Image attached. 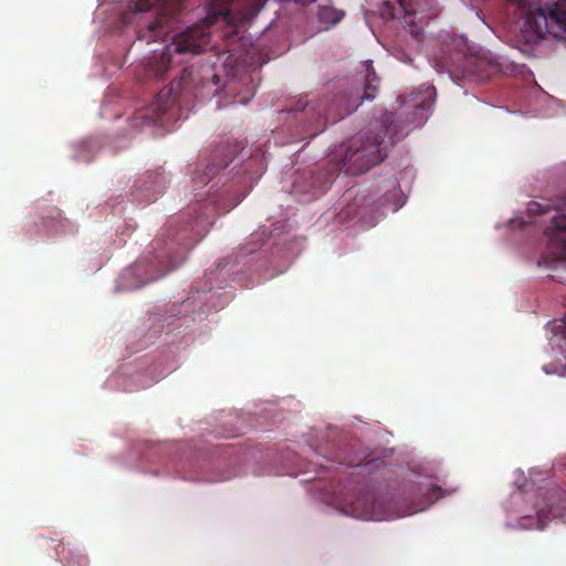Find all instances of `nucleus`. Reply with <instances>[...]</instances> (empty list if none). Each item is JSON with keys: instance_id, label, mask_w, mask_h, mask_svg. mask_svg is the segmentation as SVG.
<instances>
[{"instance_id": "nucleus-16", "label": "nucleus", "mask_w": 566, "mask_h": 566, "mask_svg": "<svg viewBox=\"0 0 566 566\" xmlns=\"http://www.w3.org/2000/svg\"><path fill=\"white\" fill-rule=\"evenodd\" d=\"M238 203H239V200H238V199H235V200L231 201V203H230V205H228V206L224 208V210H223L222 212H223V213H226V212L230 211V210H231L232 208H234Z\"/></svg>"}, {"instance_id": "nucleus-18", "label": "nucleus", "mask_w": 566, "mask_h": 566, "mask_svg": "<svg viewBox=\"0 0 566 566\" xmlns=\"http://www.w3.org/2000/svg\"><path fill=\"white\" fill-rule=\"evenodd\" d=\"M233 158H230L229 160L224 161L221 166L222 167H227L231 161H232Z\"/></svg>"}, {"instance_id": "nucleus-7", "label": "nucleus", "mask_w": 566, "mask_h": 566, "mask_svg": "<svg viewBox=\"0 0 566 566\" xmlns=\"http://www.w3.org/2000/svg\"><path fill=\"white\" fill-rule=\"evenodd\" d=\"M399 8H389V15L399 19L402 13L403 28L415 38L419 39L423 33L427 22L437 15L434 0H398Z\"/></svg>"}, {"instance_id": "nucleus-3", "label": "nucleus", "mask_w": 566, "mask_h": 566, "mask_svg": "<svg viewBox=\"0 0 566 566\" xmlns=\"http://www.w3.org/2000/svg\"><path fill=\"white\" fill-rule=\"evenodd\" d=\"M185 0H137L120 11L123 25L136 23L138 40L155 42L164 34L169 20L184 7Z\"/></svg>"}, {"instance_id": "nucleus-15", "label": "nucleus", "mask_w": 566, "mask_h": 566, "mask_svg": "<svg viewBox=\"0 0 566 566\" xmlns=\"http://www.w3.org/2000/svg\"><path fill=\"white\" fill-rule=\"evenodd\" d=\"M556 209V207H553L551 203L548 202H544V203H541V202H531L528 205V212L531 214H545V213H548L549 211Z\"/></svg>"}, {"instance_id": "nucleus-17", "label": "nucleus", "mask_w": 566, "mask_h": 566, "mask_svg": "<svg viewBox=\"0 0 566 566\" xmlns=\"http://www.w3.org/2000/svg\"><path fill=\"white\" fill-rule=\"evenodd\" d=\"M210 178H211V177L209 176V174H208V172H206L202 181H205V182H206V185H207V184L210 181Z\"/></svg>"}, {"instance_id": "nucleus-2", "label": "nucleus", "mask_w": 566, "mask_h": 566, "mask_svg": "<svg viewBox=\"0 0 566 566\" xmlns=\"http://www.w3.org/2000/svg\"><path fill=\"white\" fill-rule=\"evenodd\" d=\"M207 14L202 23L188 28L185 32L172 38V42L166 45L161 53H154L144 63V76L147 80L161 81L168 71L182 62L177 56L182 54H200L210 44L212 24V0H207Z\"/></svg>"}, {"instance_id": "nucleus-11", "label": "nucleus", "mask_w": 566, "mask_h": 566, "mask_svg": "<svg viewBox=\"0 0 566 566\" xmlns=\"http://www.w3.org/2000/svg\"><path fill=\"white\" fill-rule=\"evenodd\" d=\"M56 554L64 566H88L90 558L78 546L70 543H60L56 547Z\"/></svg>"}, {"instance_id": "nucleus-10", "label": "nucleus", "mask_w": 566, "mask_h": 566, "mask_svg": "<svg viewBox=\"0 0 566 566\" xmlns=\"http://www.w3.org/2000/svg\"><path fill=\"white\" fill-rule=\"evenodd\" d=\"M566 211V201H565ZM549 243L554 252L566 260V214H559L553 218L552 226L546 230Z\"/></svg>"}, {"instance_id": "nucleus-1", "label": "nucleus", "mask_w": 566, "mask_h": 566, "mask_svg": "<svg viewBox=\"0 0 566 566\" xmlns=\"http://www.w3.org/2000/svg\"><path fill=\"white\" fill-rule=\"evenodd\" d=\"M399 98L401 108L397 113H385L366 132L339 146L335 154L339 170L348 175H361L379 165L387 157L389 147L426 120V112L436 98V88L423 85L408 97Z\"/></svg>"}, {"instance_id": "nucleus-8", "label": "nucleus", "mask_w": 566, "mask_h": 566, "mask_svg": "<svg viewBox=\"0 0 566 566\" xmlns=\"http://www.w3.org/2000/svg\"><path fill=\"white\" fill-rule=\"evenodd\" d=\"M547 503L545 506L536 507V516H523L520 520V525L523 528H531L533 523L537 530H543L547 521L553 517H562L566 512V495L565 492L553 490L548 493Z\"/></svg>"}, {"instance_id": "nucleus-14", "label": "nucleus", "mask_w": 566, "mask_h": 566, "mask_svg": "<svg viewBox=\"0 0 566 566\" xmlns=\"http://www.w3.org/2000/svg\"><path fill=\"white\" fill-rule=\"evenodd\" d=\"M365 80H366L365 94L363 96H360V99H373L378 90L377 83L379 80H378L375 71L374 70L369 71L368 69H367Z\"/></svg>"}, {"instance_id": "nucleus-5", "label": "nucleus", "mask_w": 566, "mask_h": 566, "mask_svg": "<svg viewBox=\"0 0 566 566\" xmlns=\"http://www.w3.org/2000/svg\"><path fill=\"white\" fill-rule=\"evenodd\" d=\"M266 0H214V25L223 27L228 44L239 35L240 27L258 15Z\"/></svg>"}, {"instance_id": "nucleus-4", "label": "nucleus", "mask_w": 566, "mask_h": 566, "mask_svg": "<svg viewBox=\"0 0 566 566\" xmlns=\"http://www.w3.org/2000/svg\"><path fill=\"white\" fill-rule=\"evenodd\" d=\"M205 85L201 67H185L178 80H174L167 87L161 90L155 103L147 109L137 112L133 119V126L157 125L163 120L164 115L176 103L178 96L186 92L197 91Z\"/></svg>"}, {"instance_id": "nucleus-9", "label": "nucleus", "mask_w": 566, "mask_h": 566, "mask_svg": "<svg viewBox=\"0 0 566 566\" xmlns=\"http://www.w3.org/2000/svg\"><path fill=\"white\" fill-rule=\"evenodd\" d=\"M411 492L413 494L412 502L409 507L403 511L405 515L424 511L440 497L444 496L443 490L433 484L419 483L412 485Z\"/></svg>"}, {"instance_id": "nucleus-6", "label": "nucleus", "mask_w": 566, "mask_h": 566, "mask_svg": "<svg viewBox=\"0 0 566 566\" xmlns=\"http://www.w3.org/2000/svg\"><path fill=\"white\" fill-rule=\"evenodd\" d=\"M525 24L536 38L551 33L555 38L566 39V0H557L551 7L530 11Z\"/></svg>"}, {"instance_id": "nucleus-12", "label": "nucleus", "mask_w": 566, "mask_h": 566, "mask_svg": "<svg viewBox=\"0 0 566 566\" xmlns=\"http://www.w3.org/2000/svg\"><path fill=\"white\" fill-rule=\"evenodd\" d=\"M375 505L374 496H371L370 503L369 499H357L354 503V512L357 517L363 520H378L379 514L376 512Z\"/></svg>"}, {"instance_id": "nucleus-13", "label": "nucleus", "mask_w": 566, "mask_h": 566, "mask_svg": "<svg viewBox=\"0 0 566 566\" xmlns=\"http://www.w3.org/2000/svg\"><path fill=\"white\" fill-rule=\"evenodd\" d=\"M344 17V12L332 7H319L317 12L318 21L326 25L338 23Z\"/></svg>"}, {"instance_id": "nucleus-19", "label": "nucleus", "mask_w": 566, "mask_h": 566, "mask_svg": "<svg viewBox=\"0 0 566 566\" xmlns=\"http://www.w3.org/2000/svg\"><path fill=\"white\" fill-rule=\"evenodd\" d=\"M213 80H214V86H217L219 84V77L217 75H214Z\"/></svg>"}]
</instances>
